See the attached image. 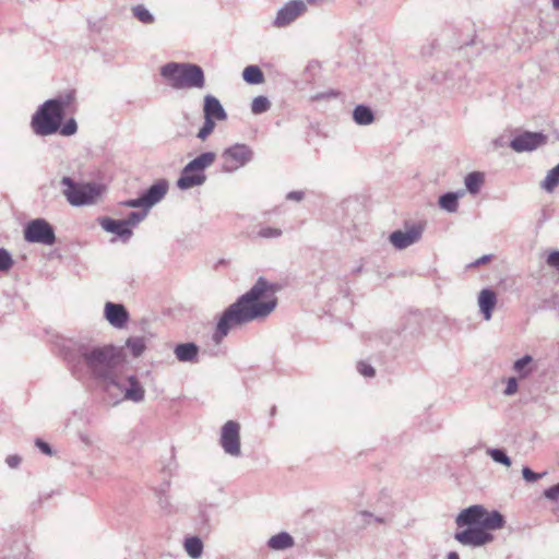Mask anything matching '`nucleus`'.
Returning <instances> with one entry per match:
<instances>
[{"instance_id": "obj_1", "label": "nucleus", "mask_w": 559, "mask_h": 559, "mask_svg": "<svg viewBox=\"0 0 559 559\" xmlns=\"http://www.w3.org/2000/svg\"><path fill=\"white\" fill-rule=\"evenodd\" d=\"M267 292L274 294V286L264 277H259L246 294L222 313L213 334L214 342L219 343L236 326L267 317L276 307L275 298L261 300Z\"/></svg>"}, {"instance_id": "obj_2", "label": "nucleus", "mask_w": 559, "mask_h": 559, "mask_svg": "<svg viewBox=\"0 0 559 559\" xmlns=\"http://www.w3.org/2000/svg\"><path fill=\"white\" fill-rule=\"evenodd\" d=\"M60 352L68 361L78 355L85 376L103 385L105 383V346L90 335L80 336L79 341L61 338L58 344Z\"/></svg>"}, {"instance_id": "obj_3", "label": "nucleus", "mask_w": 559, "mask_h": 559, "mask_svg": "<svg viewBox=\"0 0 559 559\" xmlns=\"http://www.w3.org/2000/svg\"><path fill=\"white\" fill-rule=\"evenodd\" d=\"M75 110V92L67 91L41 104L32 116L31 127L39 136L51 135L60 129L63 118Z\"/></svg>"}, {"instance_id": "obj_4", "label": "nucleus", "mask_w": 559, "mask_h": 559, "mask_svg": "<svg viewBox=\"0 0 559 559\" xmlns=\"http://www.w3.org/2000/svg\"><path fill=\"white\" fill-rule=\"evenodd\" d=\"M160 75L175 90L202 88L205 85L204 72L194 63L168 62L160 68Z\"/></svg>"}, {"instance_id": "obj_5", "label": "nucleus", "mask_w": 559, "mask_h": 559, "mask_svg": "<svg viewBox=\"0 0 559 559\" xmlns=\"http://www.w3.org/2000/svg\"><path fill=\"white\" fill-rule=\"evenodd\" d=\"M61 186L66 200L75 207L95 204L104 192L102 183L76 182L68 176L61 179Z\"/></svg>"}, {"instance_id": "obj_6", "label": "nucleus", "mask_w": 559, "mask_h": 559, "mask_svg": "<svg viewBox=\"0 0 559 559\" xmlns=\"http://www.w3.org/2000/svg\"><path fill=\"white\" fill-rule=\"evenodd\" d=\"M216 159V154L205 152L190 160L181 170L177 180V187L181 190H188L193 187L202 186L206 181L204 170Z\"/></svg>"}, {"instance_id": "obj_7", "label": "nucleus", "mask_w": 559, "mask_h": 559, "mask_svg": "<svg viewBox=\"0 0 559 559\" xmlns=\"http://www.w3.org/2000/svg\"><path fill=\"white\" fill-rule=\"evenodd\" d=\"M253 158V151L247 144L236 143L222 153V170L234 173Z\"/></svg>"}, {"instance_id": "obj_8", "label": "nucleus", "mask_w": 559, "mask_h": 559, "mask_svg": "<svg viewBox=\"0 0 559 559\" xmlns=\"http://www.w3.org/2000/svg\"><path fill=\"white\" fill-rule=\"evenodd\" d=\"M24 238L32 243L51 246L56 241L52 226L44 218L31 221L24 230Z\"/></svg>"}, {"instance_id": "obj_9", "label": "nucleus", "mask_w": 559, "mask_h": 559, "mask_svg": "<svg viewBox=\"0 0 559 559\" xmlns=\"http://www.w3.org/2000/svg\"><path fill=\"white\" fill-rule=\"evenodd\" d=\"M219 444L227 455L241 456L240 425L237 421L228 420L223 425Z\"/></svg>"}, {"instance_id": "obj_10", "label": "nucleus", "mask_w": 559, "mask_h": 559, "mask_svg": "<svg viewBox=\"0 0 559 559\" xmlns=\"http://www.w3.org/2000/svg\"><path fill=\"white\" fill-rule=\"evenodd\" d=\"M547 136L543 132L525 131L510 141V147L518 153L532 152L546 144Z\"/></svg>"}, {"instance_id": "obj_11", "label": "nucleus", "mask_w": 559, "mask_h": 559, "mask_svg": "<svg viewBox=\"0 0 559 559\" xmlns=\"http://www.w3.org/2000/svg\"><path fill=\"white\" fill-rule=\"evenodd\" d=\"M423 233V225L416 224L412 225L406 230H395L391 233L389 240L395 249L403 250L418 242L421 239Z\"/></svg>"}, {"instance_id": "obj_12", "label": "nucleus", "mask_w": 559, "mask_h": 559, "mask_svg": "<svg viewBox=\"0 0 559 559\" xmlns=\"http://www.w3.org/2000/svg\"><path fill=\"white\" fill-rule=\"evenodd\" d=\"M306 11L307 5L302 0H290L277 11L273 25L276 27H285Z\"/></svg>"}, {"instance_id": "obj_13", "label": "nucleus", "mask_w": 559, "mask_h": 559, "mask_svg": "<svg viewBox=\"0 0 559 559\" xmlns=\"http://www.w3.org/2000/svg\"><path fill=\"white\" fill-rule=\"evenodd\" d=\"M454 538L462 545L479 547L490 543L493 536L481 527H467L462 532H456Z\"/></svg>"}, {"instance_id": "obj_14", "label": "nucleus", "mask_w": 559, "mask_h": 559, "mask_svg": "<svg viewBox=\"0 0 559 559\" xmlns=\"http://www.w3.org/2000/svg\"><path fill=\"white\" fill-rule=\"evenodd\" d=\"M130 321V313L122 304L107 301V322L117 330H124Z\"/></svg>"}, {"instance_id": "obj_15", "label": "nucleus", "mask_w": 559, "mask_h": 559, "mask_svg": "<svg viewBox=\"0 0 559 559\" xmlns=\"http://www.w3.org/2000/svg\"><path fill=\"white\" fill-rule=\"evenodd\" d=\"M483 516L484 507L480 504H474L462 510L456 516L455 523L460 527H480Z\"/></svg>"}, {"instance_id": "obj_16", "label": "nucleus", "mask_w": 559, "mask_h": 559, "mask_svg": "<svg viewBox=\"0 0 559 559\" xmlns=\"http://www.w3.org/2000/svg\"><path fill=\"white\" fill-rule=\"evenodd\" d=\"M169 183L166 179H159L147 188L143 193L142 198L145 203V209H150L160 202L167 194Z\"/></svg>"}, {"instance_id": "obj_17", "label": "nucleus", "mask_w": 559, "mask_h": 559, "mask_svg": "<svg viewBox=\"0 0 559 559\" xmlns=\"http://www.w3.org/2000/svg\"><path fill=\"white\" fill-rule=\"evenodd\" d=\"M107 233L115 234L116 237L110 239V242L119 239L121 242L127 243L132 235L133 230L127 225L123 219H112L107 217Z\"/></svg>"}, {"instance_id": "obj_18", "label": "nucleus", "mask_w": 559, "mask_h": 559, "mask_svg": "<svg viewBox=\"0 0 559 559\" xmlns=\"http://www.w3.org/2000/svg\"><path fill=\"white\" fill-rule=\"evenodd\" d=\"M204 118H210L212 120H226L227 114L222 106L221 102L213 95H206L204 97V106H203Z\"/></svg>"}, {"instance_id": "obj_19", "label": "nucleus", "mask_w": 559, "mask_h": 559, "mask_svg": "<svg viewBox=\"0 0 559 559\" xmlns=\"http://www.w3.org/2000/svg\"><path fill=\"white\" fill-rule=\"evenodd\" d=\"M29 548L24 539H16L2 550V559H31Z\"/></svg>"}, {"instance_id": "obj_20", "label": "nucleus", "mask_w": 559, "mask_h": 559, "mask_svg": "<svg viewBox=\"0 0 559 559\" xmlns=\"http://www.w3.org/2000/svg\"><path fill=\"white\" fill-rule=\"evenodd\" d=\"M200 348L193 342L179 343L174 348V354L180 362H198Z\"/></svg>"}, {"instance_id": "obj_21", "label": "nucleus", "mask_w": 559, "mask_h": 559, "mask_svg": "<svg viewBox=\"0 0 559 559\" xmlns=\"http://www.w3.org/2000/svg\"><path fill=\"white\" fill-rule=\"evenodd\" d=\"M497 305V294L490 288H484L478 295V306L485 320H490Z\"/></svg>"}, {"instance_id": "obj_22", "label": "nucleus", "mask_w": 559, "mask_h": 559, "mask_svg": "<svg viewBox=\"0 0 559 559\" xmlns=\"http://www.w3.org/2000/svg\"><path fill=\"white\" fill-rule=\"evenodd\" d=\"M124 400L140 403L145 397V390L135 376L127 378V386L123 389Z\"/></svg>"}, {"instance_id": "obj_23", "label": "nucleus", "mask_w": 559, "mask_h": 559, "mask_svg": "<svg viewBox=\"0 0 559 559\" xmlns=\"http://www.w3.org/2000/svg\"><path fill=\"white\" fill-rule=\"evenodd\" d=\"M504 518L503 515L499 512V511H491V512H488L485 508H484V516L481 519V525L480 527L485 531V530H499V528H502L504 526Z\"/></svg>"}, {"instance_id": "obj_24", "label": "nucleus", "mask_w": 559, "mask_h": 559, "mask_svg": "<svg viewBox=\"0 0 559 559\" xmlns=\"http://www.w3.org/2000/svg\"><path fill=\"white\" fill-rule=\"evenodd\" d=\"M353 119L358 126H369L374 121V114L367 105H357L353 110Z\"/></svg>"}, {"instance_id": "obj_25", "label": "nucleus", "mask_w": 559, "mask_h": 559, "mask_svg": "<svg viewBox=\"0 0 559 559\" xmlns=\"http://www.w3.org/2000/svg\"><path fill=\"white\" fill-rule=\"evenodd\" d=\"M464 194L463 191L459 192H447L440 195L438 204L439 206L449 212L455 213L459 209V199Z\"/></svg>"}, {"instance_id": "obj_26", "label": "nucleus", "mask_w": 559, "mask_h": 559, "mask_svg": "<svg viewBox=\"0 0 559 559\" xmlns=\"http://www.w3.org/2000/svg\"><path fill=\"white\" fill-rule=\"evenodd\" d=\"M294 538L287 532L273 535L267 540V547L273 550H284L294 546Z\"/></svg>"}, {"instance_id": "obj_27", "label": "nucleus", "mask_w": 559, "mask_h": 559, "mask_svg": "<svg viewBox=\"0 0 559 559\" xmlns=\"http://www.w3.org/2000/svg\"><path fill=\"white\" fill-rule=\"evenodd\" d=\"M169 486H170V483L166 481L159 488L154 489L155 495L157 497V503H158L159 508L167 513H171L174 511V507H173L170 499L167 495Z\"/></svg>"}, {"instance_id": "obj_28", "label": "nucleus", "mask_w": 559, "mask_h": 559, "mask_svg": "<svg viewBox=\"0 0 559 559\" xmlns=\"http://www.w3.org/2000/svg\"><path fill=\"white\" fill-rule=\"evenodd\" d=\"M242 79L248 84L257 85L264 82V74L258 66H248L242 72Z\"/></svg>"}, {"instance_id": "obj_29", "label": "nucleus", "mask_w": 559, "mask_h": 559, "mask_svg": "<svg viewBox=\"0 0 559 559\" xmlns=\"http://www.w3.org/2000/svg\"><path fill=\"white\" fill-rule=\"evenodd\" d=\"M484 179L485 178H484L483 173H479V171L469 173L465 177V180H464L467 191L471 194H477L480 191V188L484 183Z\"/></svg>"}, {"instance_id": "obj_30", "label": "nucleus", "mask_w": 559, "mask_h": 559, "mask_svg": "<svg viewBox=\"0 0 559 559\" xmlns=\"http://www.w3.org/2000/svg\"><path fill=\"white\" fill-rule=\"evenodd\" d=\"M185 549L192 559H198L202 555L203 543L197 536L187 537L185 539Z\"/></svg>"}, {"instance_id": "obj_31", "label": "nucleus", "mask_w": 559, "mask_h": 559, "mask_svg": "<svg viewBox=\"0 0 559 559\" xmlns=\"http://www.w3.org/2000/svg\"><path fill=\"white\" fill-rule=\"evenodd\" d=\"M126 347L134 358L140 357L146 349L145 338L142 336H132L126 341Z\"/></svg>"}, {"instance_id": "obj_32", "label": "nucleus", "mask_w": 559, "mask_h": 559, "mask_svg": "<svg viewBox=\"0 0 559 559\" xmlns=\"http://www.w3.org/2000/svg\"><path fill=\"white\" fill-rule=\"evenodd\" d=\"M559 186V164L551 168L545 179L542 181L540 187L547 192H552Z\"/></svg>"}, {"instance_id": "obj_33", "label": "nucleus", "mask_w": 559, "mask_h": 559, "mask_svg": "<svg viewBox=\"0 0 559 559\" xmlns=\"http://www.w3.org/2000/svg\"><path fill=\"white\" fill-rule=\"evenodd\" d=\"M271 108V102L266 96L260 95L253 98L251 103V111L254 115L266 112Z\"/></svg>"}, {"instance_id": "obj_34", "label": "nucleus", "mask_w": 559, "mask_h": 559, "mask_svg": "<svg viewBox=\"0 0 559 559\" xmlns=\"http://www.w3.org/2000/svg\"><path fill=\"white\" fill-rule=\"evenodd\" d=\"M132 13L143 24H153L155 21L154 15L143 4L133 7Z\"/></svg>"}, {"instance_id": "obj_35", "label": "nucleus", "mask_w": 559, "mask_h": 559, "mask_svg": "<svg viewBox=\"0 0 559 559\" xmlns=\"http://www.w3.org/2000/svg\"><path fill=\"white\" fill-rule=\"evenodd\" d=\"M487 454L499 464H502L507 467L511 466V459L508 456L507 452L503 449H488Z\"/></svg>"}, {"instance_id": "obj_36", "label": "nucleus", "mask_w": 559, "mask_h": 559, "mask_svg": "<svg viewBox=\"0 0 559 559\" xmlns=\"http://www.w3.org/2000/svg\"><path fill=\"white\" fill-rule=\"evenodd\" d=\"M123 352H124L123 347H116L114 345H108L107 344V349H106V353H107V367H109V365L111 362H118L120 360H123L124 359Z\"/></svg>"}, {"instance_id": "obj_37", "label": "nucleus", "mask_w": 559, "mask_h": 559, "mask_svg": "<svg viewBox=\"0 0 559 559\" xmlns=\"http://www.w3.org/2000/svg\"><path fill=\"white\" fill-rule=\"evenodd\" d=\"M532 362V357L528 355H525L524 357L518 359L514 365L513 369L516 371L522 378L526 377L531 372V368H528V365Z\"/></svg>"}, {"instance_id": "obj_38", "label": "nucleus", "mask_w": 559, "mask_h": 559, "mask_svg": "<svg viewBox=\"0 0 559 559\" xmlns=\"http://www.w3.org/2000/svg\"><path fill=\"white\" fill-rule=\"evenodd\" d=\"M90 32L91 36L96 43H103V36L102 32L104 28V21L102 19H98L96 21H88Z\"/></svg>"}, {"instance_id": "obj_39", "label": "nucleus", "mask_w": 559, "mask_h": 559, "mask_svg": "<svg viewBox=\"0 0 559 559\" xmlns=\"http://www.w3.org/2000/svg\"><path fill=\"white\" fill-rule=\"evenodd\" d=\"M147 215V209L142 212H131L123 221L133 230Z\"/></svg>"}, {"instance_id": "obj_40", "label": "nucleus", "mask_w": 559, "mask_h": 559, "mask_svg": "<svg viewBox=\"0 0 559 559\" xmlns=\"http://www.w3.org/2000/svg\"><path fill=\"white\" fill-rule=\"evenodd\" d=\"M214 129L215 121L210 118H204V123L197 134L198 139L201 141L206 140V138L214 131Z\"/></svg>"}, {"instance_id": "obj_41", "label": "nucleus", "mask_w": 559, "mask_h": 559, "mask_svg": "<svg viewBox=\"0 0 559 559\" xmlns=\"http://www.w3.org/2000/svg\"><path fill=\"white\" fill-rule=\"evenodd\" d=\"M61 135L63 136H71L76 133L78 131V124L75 119L70 118L66 121V123L60 126V129L58 130Z\"/></svg>"}, {"instance_id": "obj_42", "label": "nucleus", "mask_w": 559, "mask_h": 559, "mask_svg": "<svg viewBox=\"0 0 559 559\" xmlns=\"http://www.w3.org/2000/svg\"><path fill=\"white\" fill-rule=\"evenodd\" d=\"M13 265V259L8 250L0 248V272L9 271Z\"/></svg>"}, {"instance_id": "obj_43", "label": "nucleus", "mask_w": 559, "mask_h": 559, "mask_svg": "<svg viewBox=\"0 0 559 559\" xmlns=\"http://www.w3.org/2000/svg\"><path fill=\"white\" fill-rule=\"evenodd\" d=\"M282 234H283L282 229L275 228V227H270V226L262 227L258 231L259 237L266 238V239L278 238L282 236Z\"/></svg>"}, {"instance_id": "obj_44", "label": "nucleus", "mask_w": 559, "mask_h": 559, "mask_svg": "<svg viewBox=\"0 0 559 559\" xmlns=\"http://www.w3.org/2000/svg\"><path fill=\"white\" fill-rule=\"evenodd\" d=\"M546 473H535L533 472L530 467L527 466H524L523 469H522V475H523V478L527 481V483H534L536 480H539L540 478H543L545 476Z\"/></svg>"}, {"instance_id": "obj_45", "label": "nucleus", "mask_w": 559, "mask_h": 559, "mask_svg": "<svg viewBox=\"0 0 559 559\" xmlns=\"http://www.w3.org/2000/svg\"><path fill=\"white\" fill-rule=\"evenodd\" d=\"M357 369L359 373L362 374L364 377L371 378L376 374L374 368L371 365L366 364L364 361L358 362Z\"/></svg>"}, {"instance_id": "obj_46", "label": "nucleus", "mask_w": 559, "mask_h": 559, "mask_svg": "<svg viewBox=\"0 0 559 559\" xmlns=\"http://www.w3.org/2000/svg\"><path fill=\"white\" fill-rule=\"evenodd\" d=\"M518 380L513 377L508 379L507 386L504 389L506 395H513L518 391Z\"/></svg>"}, {"instance_id": "obj_47", "label": "nucleus", "mask_w": 559, "mask_h": 559, "mask_svg": "<svg viewBox=\"0 0 559 559\" xmlns=\"http://www.w3.org/2000/svg\"><path fill=\"white\" fill-rule=\"evenodd\" d=\"M35 445L46 455L51 456L53 454L51 447L41 439H36Z\"/></svg>"}, {"instance_id": "obj_48", "label": "nucleus", "mask_w": 559, "mask_h": 559, "mask_svg": "<svg viewBox=\"0 0 559 559\" xmlns=\"http://www.w3.org/2000/svg\"><path fill=\"white\" fill-rule=\"evenodd\" d=\"M544 496L549 500H557L559 498V483L546 489Z\"/></svg>"}, {"instance_id": "obj_49", "label": "nucleus", "mask_w": 559, "mask_h": 559, "mask_svg": "<svg viewBox=\"0 0 559 559\" xmlns=\"http://www.w3.org/2000/svg\"><path fill=\"white\" fill-rule=\"evenodd\" d=\"M21 462H22V459L17 454L9 455L5 459V463L8 464V466L10 468H17L20 466Z\"/></svg>"}, {"instance_id": "obj_50", "label": "nucleus", "mask_w": 559, "mask_h": 559, "mask_svg": "<svg viewBox=\"0 0 559 559\" xmlns=\"http://www.w3.org/2000/svg\"><path fill=\"white\" fill-rule=\"evenodd\" d=\"M123 205H126L128 207H144L145 209V203L143 201L142 194L136 199H130V200L124 201Z\"/></svg>"}, {"instance_id": "obj_51", "label": "nucleus", "mask_w": 559, "mask_h": 559, "mask_svg": "<svg viewBox=\"0 0 559 559\" xmlns=\"http://www.w3.org/2000/svg\"><path fill=\"white\" fill-rule=\"evenodd\" d=\"M305 197V192L304 191H290L286 194V199L289 200V201H301Z\"/></svg>"}, {"instance_id": "obj_52", "label": "nucleus", "mask_w": 559, "mask_h": 559, "mask_svg": "<svg viewBox=\"0 0 559 559\" xmlns=\"http://www.w3.org/2000/svg\"><path fill=\"white\" fill-rule=\"evenodd\" d=\"M547 262L549 265L559 267V251H554L548 255Z\"/></svg>"}, {"instance_id": "obj_53", "label": "nucleus", "mask_w": 559, "mask_h": 559, "mask_svg": "<svg viewBox=\"0 0 559 559\" xmlns=\"http://www.w3.org/2000/svg\"><path fill=\"white\" fill-rule=\"evenodd\" d=\"M492 258L491 254H485L483 257H480L479 259H477L475 262H473L471 264V266H479V265H483L485 264L486 262L490 261Z\"/></svg>"}, {"instance_id": "obj_54", "label": "nucleus", "mask_w": 559, "mask_h": 559, "mask_svg": "<svg viewBox=\"0 0 559 559\" xmlns=\"http://www.w3.org/2000/svg\"><path fill=\"white\" fill-rule=\"evenodd\" d=\"M200 519H201V523L204 526H209L210 516H209V514L206 513L205 510H200Z\"/></svg>"}, {"instance_id": "obj_55", "label": "nucleus", "mask_w": 559, "mask_h": 559, "mask_svg": "<svg viewBox=\"0 0 559 559\" xmlns=\"http://www.w3.org/2000/svg\"><path fill=\"white\" fill-rule=\"evenodd\" d=\"M433 48H435V41H432L428 47L424 46L421 49V53L424 56H429L432 53Z\"/></svg>"}, {"instance_id": "obj_56", "label": "nucleus", "mask_w": 559, "mask_h": 559, "mask_svg": "<svg viewBox=\"0 0 559 559\" xmlns=\"http://www.w3.org/2000/svg\"><path fill=\"white\" fill-rule=\"evenodd\" d=\"M448 559H460V556H459V554H457V552H455V551H451V552H449V555H448Z\"/></svg>"}, {"instance_id": "obj_57", "label": "nucleus", "mask_w": 559, "mask_h": 559, "mask_svg": "<svg viewBox=\"0 0 559 559\" xmlns=\"http://www.w3.org/2000/svg\"><path fill=\"white\" fill-rule=\"evenodd\" d=\"M98 224L102 226V228L105 229V216H100L97 218Z\"/></svg>"}, {"instance_id": "obj_58", "label": "nucleus", "mask_w": 559, "mask_h": 559, "mask_svg": "<svg viewBox=\"0 0 559 559\" xmlns=\"http://www.w3.org/2000/svg\"><path fill=\"white\" fill-rule=\"evenodd\" d=\"M552 7L558 10L559 9V0H552Z\"/></svg>"}, {"instance_id": "obj_59", "label": "nucleus", "mask_w": 559, "mask_h": 559, "mask_svg": "<svg viewBox=\"0 0 559 559\" xmlns=\"http://www.w3.org/2000/svg\"><path fill=\"white\" fill-rule=\"evenodd\" d=\"M275 414H276V406L274 405L271 408L270 415L273 417V416H275Z\"/></svg>"}, {"instance_id": "obj_60", "label": "nucleus", "mask_w": 559, "mask_h": 559, "mask_svg": "<svg viewBox=\"0 0 559 559\" xmlns=\"http://www.w3.org/2000/svg\"><path fill=\"white\" fill-rule=\"evenodd\" d=\"M361 270H362V266L360 265V266L356 267V270L354 272L359 273V272H361Z\"/></svg>"}, {"instance_id": "obj_61", "label": "nucleus", "mask_w": 559, "mask_h": 559, "mask_svg": "<svg viewBox=\"0 0 559 559\" xmlns=\"http://www.w3.org/2000/svg\"><path fill=\"white\" fill-rule=\"evenodd\" d=\"M376 521H377V522H380V523H382V522H383V521H382V519H379V518H377V519H376Z\"/></svg>"}]
</instances>
